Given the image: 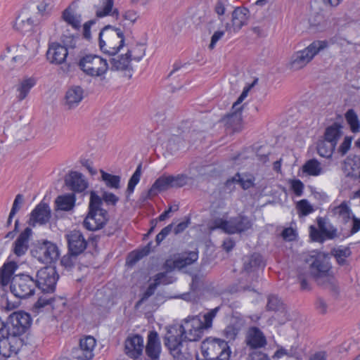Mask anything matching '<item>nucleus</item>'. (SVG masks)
<instances>
[{
    "instance_id": "nucleus-51",
    "label": "nucleus",
    "mask_w": 360,
    "mask_h": 360,
    "mask_svg": "<svg viewBox=\"0 0 360 360\" xmlns=\"http://www.w3.org/2000/svg\"><path fill=\"white\" fill-rule=\"evenodd\" d=\"M8 336L6 334L0 335V354L4 356H10L11 351Z\"/></svg>"
},
{
    "instance_id": "nucleus-36",
    "label": "nucleus",
    "mask_w": 360,
    "mask_h": 360,
    "mask_svg": "<svg viewBox=\"0 0 360 360\" xmlns=\"http://www.w3.org/2000/svg\"><path fill=\"white\" fill-rule=\"evenodd\" d=\"M63 19L75 30H79L81 27V15H75L70 6L65 8L62 15Z\"/></svg>"
},
{
    "instance_id": "nucleus-17",
    "label": "nucleus",
    "mask_w": 360,
    "mask_h": 360,
    "mask_svg": "<svg viewBox=\"0 0 360 360\" xmlns=\"http://www.w3.org/2000/svg\"><path fill=\"white\" fill-rule=\"evenodd\" d=\"M315 56V41L311 42L306 49L295 52L289 63V68L298 70L304 68Z\"/></svg>"
},
{
    "instance_id": "nucleus-9",
    "label": "nucleus",
    "mask_w": 360,
    "mask_h": 360,
    "mask_svg": "<svg viewBox=\"0 0 360 360\" xmlns=\"http://www.w3.org/2000/svg\"><path fill=\"white\" fill-rule=\"evenodd\" d=\"M37 285L33 276L28 274L15 275L10 285L11 292L18 298L26 299L32 296Z\"/></svg>"
},
{
    "instance_id": "nucleus-15",
    "label": "nucleus",
    "mask_w": 360,
    "mask_h": 360,
    "mask_svg": "<svg viewBox=\"0 0 360 360\" xmlns=\"http://www.w3.org/2000/svg\"><path fill=\"white\" fill-rule=\"evenodd\" d=\"M250 11L244 6H236L231 12V22H226L224 27L226 32L236 33L243 27L248 24Z\"/></svg>"
},
{
    "instance_id": "nucleus-57",
    "label": "nucleus",
    "mask_w": 360,
    "mask_h": 360,
    "mask_svg": "<svg viewBox=\"0 0 360 360\" xmlns=\"http://www.w3.org/2000/svg\"><path fill=\"white\" fill-rule=\"evenodd\" d=\"M78 39V37H75L73 35H63L62 42L63 45L62 46L67 47V51H68V49H75L76 47V41Z\"/></svg>"
},
{
    "instance_id": "nucleus-21",
    "label": "nucleus",
    "mask_w": 360,
    "mask_h": 360,
    "mask_svg": "<svg viewBox=\"0 0 360 360\" xmlns=\"http://www.w3.org/2000/svg\"><path fill=\"white\" fill-rule=\"evenodd\" d=\"M32 235V230L27 227L22 231L13 244L12 251L15 255L20 257L26 254L30 246V238Z\"/></svg>"
},
{
    "instance_id": "nucleus-26",
    "label": "nucleus",
    "mask_w": 360,
    "mask_h": 360,
    "mask_svg": "<svg viewBox=\"0 0 360 360\" xmlns=\"http://www.w3.org/2000/svg\"><path fill=\"white\" fill-rule=\"evenodd\" d=\"M246 343L250 347L257 349L264 347L266 345V340L259 328L252 327L248 333Z\"/></svg>"
},
{
    "instance_id": "nucleus-41",
    "label": "nucleus",
    "mask_w": 360,
    "mask_h": 360,
    "mask_svg": "<svg viewBox=\"0 0 360 360\" xmlns=\"http://www.w3.org/2000/svg\"><path fill=\"white\" fill-rule=\"evenodd\" d=\"M102 180L107 187L110 188L119 189L120 188V176L107 173L101 170Z\"/></svg>"
},
{
    "instance_id": "nucleus-50",
    "label": "nucleus",
    "mask_w": 360,
    "mask_h": 360,
    "mask_svg": "<svg viewBox=\"0 0 360 360\" xmlns=\"http://www.w3.org/2000/svg\"><path fill=\"white\" fill-rule=\"evenodd\" d=\"M343 128L344 126L342 117L338 115L337 117V120L334 122L331 125L327 127L326 128L324 133H335L343 134Z\"/></svg>"
},
{
    "instance_id": "nucleus-58",
    "label": "nucleus",
    "mask_w": 360,
    "mask_h": 360,
    "mask_svg": "<svg viewBox=\"0 0 360 360\" xmlns=\"http://www.w3.org/2000/svg\"><path fill=\"white\" fill-rule=\"evenodd\" d=\"M71 355L73 359L78 360H90L91 358L89 355H86V353L82 350L79 347H74L72 349Z\"/></svg>"
},
{
    "instance_id": "nucleus-19",
    "label": "nucleus",
    "mask_w": 360,
    "mask_h": 360,
    "mask_svg": "<svg viewBox=\"0 0 360 360\" xmlns=\"http://www.w3.org/2000/svg\"><path fill=\"white\" fill-rule=\"evenodd\" d=\"M255 177L250 173L237 172L233 176L226 181L224 186L229 191L235 189L236 184H238L243 190H248L255 186Z\"/></svg>"
},
{
    "instance_id": "nucleus-3",
    "label": "nucleus",
    "mask_w": 360,
    "mask_h": 360,
    "mask_svg": "<svg viewBox=\"0 0 360 360\" xmlns=\"http://www.w3.org/2000/svg\"><path fill=\"white\" fill-rule=\"evenodd\" d=\"M331 256L329 253L316 251V285L330 291L333 296L338 297L340 287L332 271Z\"/></svg>"
},
{
    "instance_id": "nucleus-59",
    "label": "nucleus",
    "mask_w": 360,
    "mask_h": 360,
    "mask_svg": "<svg viewBox=\"0 0 360 360\" xmlns=\"http://www.w3.org/2000/svg\"><path fill=\"white\" fill-rule=\"evenodd\" d=\"M302 172L307 174L315 176V158L310 159L302 166Z\"/></svg>"
},
{
    "instance_id": "nucleus-56",
    "label": "nucleus",
    "mask_w": 360,
    "mask_h": 360,
    "mask_svg": "<svg viewBox=\"0 0 360 360\" xmlns=\"http://www.w3.org/2000/svg\"><path fill=\"white\" fill-rule=\"evenodd\" d=\"M173 231V223L163 228L161 231L156 236L155 242L159 245L161 242Z\"/></svg>"
},
{
    "instance_id": "nucleus-44",
    "label": "nucleus",
    "mask_w": 360,
    "mask_h": 360,
    "mask_svg": "<svg viewBox=\"0 0 360 360\" xmlns=\"http://www.w3.org/2000/svg\"><path fill=\"white\" fill-rule=\"evenodd\" d=\"M43 295L40 296L37 301L34 303L33 309L37 312H39L45 306L51 304L55 300L54 297L48 295L47 292H43Z\"/></svg>"
},
{
    "instance_id": "nucleus-61",
    "label": "nucleus",
    "mask_w": 360,
    "mask_h": 360,
    "mask_svg": "<svg viewBox=\"0 0 360 360\" xmlns=\"http://www.w3.org/2000/svg\"><path fill=\"white\" fill-rule=\"evenodd\" d=\"M24 202V196L22 194H18L15 200L13 201L12 208L11 210V212L14 214H16L21 208L22 205Z\"/></svg>"
},
{
    "instance_id": "nucleus-7",
    "label": "nucleus",
    "mask_w": 360,
    "mask_h": 360,
    "mask_svg": "<svg viewBox=\"0 0 360 360\" xmlns=\"http://www.w3.org/2000/svg\"><path fill=\"white\" fill-rule=\"evenodd\" d=\"M201 350L207 360H229L231 354L228 342L219 338L206 339L202 342Z\"/></svg>"
},
{
    "instance_id": "nucleus-1",
    "label": "nucleus",
    "mask_w": 360,
    "mask_h": 360,
    "mask_svg": "<svg viewBox=\"0 0 360 360\" xmlns=\"http://www.w3.org/2000/svg\"><path fill=\"white\" fill-rule=\"evenodd\" d=\"M118 201L119 198L112 193L103 191L101 197L95 191H91L89 212L83 221L84 227L89 231L103 229L109 220L108 212L102 207L103 202L115 206Z\"/></svg>"
},
{
    "instance_id": "nucleus-8",
    "label": "nucleus",
    "mask_w": 360,
    "mask_h": 360,
    "mask_svg": "<svg viewBox=\"0 0 360 360\" xmlns=\"http://www.w3.org/2000/svg\"><path fill=\"white\" fill-rule=\"evenodd\" d=\"M77 65L81 70L91 77H101L109 68L105 59L92 53L81 56Z\"/></svg>"
},
{
    "instance_id": "nucleus-13",
    "label": "nucleus",
    "mask_w": 360,
    "mask_h": 360,
    "mask_svg": "<svg viewBox=\"0 0 360 360\" xmlns=\"http://www.w3.org/2000/svg\"><path fill=\"white\" fill-rule=\"evenodd\" d=\"M8 333L23 335L32 323L30 315L25 311H15L9 315L6 320Z\"/></svg>"
},
{
    "instance_id": "nucleus-55",
    "label": "nucleus",
    "mask_w": 360,
    "mask_h": 360,
    "mask_svg": "<svg viewBox=\"0 0 360 360\" xmlns=\"http://www.w3.org/2000/svg\"><path fill=\"white\" fill-rule=\"evenodd\" d=\"M329 254L330 256H333L334 257L347 258V257H349L351 256L352 251L349 247H346L343 249L333 248L331 250L330 253H329Z\"/></svg>"
},
{
    "instance_id": "nucleus-24",
    "label": "nucleus",
    "mask_w": 360,
    "mask_h": 360,
    "mask_svg": "<svg viewBox=\"0 0 360 360\" xmlns=\"http://www.w3.org/2000/svg\"><path fill=\"white\" fill-rule=\"evenodd\" d=\"M145 351L150 359H159L161 353V342L157 331H149Z\"/></svg>"
},
{
    "instance_id": "nucleus-48",
    "label": "nucleus",
    "mask_w": 360,
    "mask_h": 360,
    "mask_svg": "<svg viewBox=\"0 0 360 360\" xmlns=\"http://www.w3.org/2000/svg\"><path fill=\"white\" fill-rule=\"evenodd\" d=\"M229 6V0H217L215 4L214 11L217 14L218 19L221 22H224V15L225 14L226 10Z\"/></svg>"
},
{
    "instance_id": "nucleus-53",
    "label": "nucleus",
    "mask_w": 360,
    "mask_h": 360,
    "mask_svg": "<svg viewBox=\"0 0 360 360\" xmlns=\"http://www.w3.org/2000/svg\"><path fill=\"white\" fill-rule=\"evenodd\" d=\"M78 255H73L68 250V254L64 255L60 259V264L66 269H71L75 266L77 257Z\"/></svg>"
},
{
    "instance_id": "nucleus-12",
    "label": "nucleus",
    "mask_w": 360,
    "mask_h": 360,
    "mask_svg": "<svg viewBox=\"0 0 360 360\" xmlns=\"http://www.w3.org/2000/svg\"><path fill=\"white\" fill-rule=\"evenodd\" d=\"M58 278L59 275L56 269L51 266L40 269L34 276L37 288L42 292L47 293H52L55 291Z\"/></svg>"
},
{
    "instance_id": "nucleus-42",
    "label": "nucleus",
    "mask_w": 360,
    "mask_h": 360,
    "mask_svg": "<svg viewBox=\"0 0 360 360\" xmlns=\"http://www.w3.org/2000/svg\"><path fill=\"white\" fill-rule=\"evenodd\" d=\"M345 168L349 169L352 173L356 172L359 174L360 179V155H354L353 156H349L345 160ZM352 175H354L352 174Z\"/></svg>"
},
{
    "instance_id": "nucleus-62",
    "label": "nucleus",
    "mask_w": 360,
    "mask_h": 360,
    "mask_svg": "<svg viewBox=\"0 0 360 360\" xmlns=\"http://www.w3.org/2000/svg\"><path fill=\"white\" fill-rule=\"evenodd\" d=\"M331 164V158L326 160L323 163H321L316 160V176L320 175L324 172H326L330 169Z\"/></svg>"
},
{
    "instance_id": "nucleus-18",
    "label": "nucleus",
    "mask_w": 360,
    "mask_h": 360,
    "mask_svg": "<svg viewBox=\"0 0 360 360\" xmlns=\"http://www.w3.org/2000/svg\"><path fill=\"white\" fill-rule=\"evenodd\" d=\"M51 217V211L47 203L40 202L31 212L28 220L30 226L34 227L37 224L45 225Z\"/></svg>"
},
{
    "instance_id": "nucleus-34",
    "label": "nucleus",
    "mask_w": 360,
    "mask_h": 360,
    "mask_svg": "<svg viewBox=\"0 0 360 360\" xmlns=\"http://www.w3.org/2000/svg\"><path fill=\"white\" fill-rule=\"evenodd\" d=\"M113 5L114 0H103V8L96 11V17L103 18L107 15H110L117 20L120 17V12L117 8H112Z\"/></svg>"
},
{
    "instance_id": "nucleus-25",
    "label": "nucleus",
    "mask_w": 360,
    "mask_h": 360,
    "mask_svg": "<svg viewBox=\"0 0 360 360\" xmlns=\"http://www.w3.org/2000/svg\"><path fill=\"white\" fill-rule=\"evenodd\" d=\"M316 224V242L323 243L327 239L331 240L337 237V229L331 224L327 226L324 218H317Z\"/></svg>"
},
{
    "instance_id": "nucleus-20",
    "label": "nucleus",
    "mask_w": 360,
    "mask_h": 360,
    "mask_svg": "<svg viewBox=\"0 0 360 360\" xmlns=\"http://www.w3.org/2000/svg\"><path fill=\"white\" fill-rule=\"evenodd\" d=\"M65 184L75 193H82L88 187L84 176L78 172L72 171L65 177Z\"/></svg>"
},
{
    "instance_id": "nucleus-4",
    "label": "nucleus",
    "mask_w": 360,
    "mask_h": 360,
    "mask_svg": "<svg viewBox=\"0 0 360 360\" xmlns=\"http://www.w3.org/2000/svg\"><path fill=\"white\" fill-rule=\"evenodd\" d=\"M100 49L109 56L116 55L124 46V35L121 29L105 25L98 36Z\"/></svg>"
},
{
    "instance_id": "nucleus-47",
    "label": "nucleus",
    "mask_w": 360,
    "mask_h": 360,
    "mask_svg": "<svg viewBox=\"0 0 360 360\" xmlns=\"http://www.w3.org/2000/svg\"><path fill=\"white\" fill-rule=\"evenodd\" d=\"M283 304L281 299L274 295H271L268 297L266 304V309L268 311H279L283 309Z\"/></svg>"
},
{
    "instance_id": "nucleus-35",
    "label": "nucleus",
    "mask_w": 360,
    "mask_h": 360,
    "mask_svg": "<svg viewBox=\"0 0 360 360\" xmlns=\"http://www.w3.org/2000/svg\"><path fill=\"white\" fill-rule=\"evenodd\" d=\"M36 81L32 77L22 79L17 86L16 91L18 92L17 98L19 101L25 99L29 94L30 89L35 85Z\"/></svg>"
},
{
    "instance_id": "nucleus-16",
    "label": "nucleus",
    "mask_w": 360,
    "mask_h": 360,
    "mask_svg": "<svg viewBox=\"0 0 360 360\" xmlns=\"http://www.w3.org/2000/svg\"><path fill=\"white\" fill-rule=\"evenodd\" d=\"M65 237L68 243V250L72 255H79L86 249L88 242L80 231L75 229L70 231Z\"/></svg>"
},
{
    "instance_id": "nucleus-45",
    "label": "nucleus",
    "mask_w": 360,
    "mask_h": 360,
    "mask_svg": "<svg viewBox=\"0 0 360 360\" xmlns=\"http://www.w3.org/2000/svg\"><path fill=\"white\" fill-rule=\"evenodd\" d=\"M172 188H181L188 184L189 177L185 174H179L177 175H169Z\"/></svg>"
},
{
    "instance_id": "nucleus-6",
    "label": "nucleus",
    "mask_w": 360,
    "mask_h": 360,
    "mask_svg": "<svg viewBox=\"0 0 360 360\" xmlns=\"http://www.w3.org/2000/svg\"><path fill=\"white\" fill-rule=\"evenodd\" d=\"M30 254L42 264H52L58 260L60 252L57 245L48 240H39L30 245Z\"/></svg>"
},
{
    "instance_id": "nucleus-14",
    "label": "nucleus",
    "mask_w": 360,
    "mask_h": 360,
    "mask_svg": "<svg viewBox=\"0 0 360 360\" xmlns=\"http://www.w3.org/2000/svg\"><path fill=\"white\" fill-rule=\"evenodd\" d=\"M198 259L197 251L184 252L180 254L174 255V259H167L163 264V269L166 272H170L177 269L181 270L195 262Z\"/></svg>"
},
{
    "instance_id": "nucleus-40",
    "label": "nucleus",
    "mask_w": 360,
    "mask_h": 360,
    "mask_svg": "<svg viewBox=\"0 0 360 360\" xmlns=\"http://www.w3.org/2000/svg\"><path fill=\"white\" fill-rule=\"evenodd\" d=\"M166 277V272H160L155 276V282L150 283L147 288L146 290L143 292L142 296L143 299L148 300L152 296L157 288V287L161 283L167 284V282L162 281V279Z\"/></svg>"
},
{
    "instance_id": "nucleus-2",
    "label": "nucleus",
    "mask_w": 360,
    "mask_h": 360,
    "mask_svg": "<svg viewBox=\"0 0 360 360\" xmlns=\"http://www.w3.org/2000/svg\"><path fill=\"white\" fill-rule=\"evenodd\" d=\"M179 330V335L165 337V345L175 359H180L182 355L183 341H198L204 333L202 330V321L197 316L185 319Z\"/></svg>"
},
{
    "instance_id": "nucleus-27",
    "label": "nucleus",
    "mask_w": 360,
    "mask_h": 360,
    "mask_svg": "<svg viewBox=\"0 0 360 360\" xmlns=\"http://www.w3.org/2000/svg\"><path fill=\"white\" fill-rule=\"evenodd\" d=\"M262 266L263 259L260 254L255 252L243 257V271L248 274L255 273Z\"/></svg>"
},
{
    "instance_id": "nucleus-39",
    "label": "nucleus",
    "mask_w": 360,
    "mask_h": 360,
    "mask_svg": "<svg viewBox=\"0 0 360 360\" xmlns=\"http://www.w3.org/2000/svg\"><path fill=\"white\" fill-rule=\"evenodd\" d=\"M4 334L8 336L11 355L12 354H17L23 345V340L21 338L22 335L8 333L7 329Z\"/></svg>"
},
{
    "instance_id": "nucleus-10",
    "label": "nucleus",
    "mask_w": 360,
    "mask_h": 360,
    "mask_svg": "<svg viewBox=\"0 0 360 360\" xmlns=\"http://www.w3.org/2000/svg\"><path fill=\"white\" fill-rule=\"evenodd\" d=\"M352 139V136H346L340 146L336 148L335 145L323 137L316 143V152L326 160L330 159L333 154L338 157H343L350 149Z\"/></svg>"
},
{
    "instance_id": "nucleus-38",
    "label": "nucleus",
    "mask_w": 360,
    "mask_h": 360,
    "mask_svg": "<svg viewBox=\"0 0 360 360\" xmlns=\"http://www.w3.org/2000/svg\"><path fill=\"white\" fill-rule=\"evenodd\" d=\"M96 342V339L93 336L88 335L79 340L78 347L86 353V355H89L92 359Z\"/></svg>"
},
{
    "instance_id": "nucleus-60",
    "label": "nucleus",
    "mask_w": 360,
    "mask_h": 360,
    "mask_svg": "<svg viewBox=\"0 0 360 360\" xmlns=\"http://www.w3.org/2000/svg\"><path fill=\"white\" fill-rule=\"evenodd\" d=\"M281 236L286 241L295 240L297 236L296 231L290 227L285 228L281 232Z\"/></svg>"
},
{
    "instance_id": "nucleus-5",
    "label": "nucleus",
    "mask_w": 360,
    "mask_h": 360,
    "mask_svg": "<svg viewBox=\"0 0 360 360\" xmlns=\"http://www.w3.org/2000/svg\"><path fill=\"white\" fill-rule=\"evenodd\" d=\"M300 262L297 269V280L300 290L309 292L312 290L315 281V255L303 254Z\"/></svg>"
},
{
    "instance_id": "nucleus-49",
    "label": "nucleus",
    "mask_w": 360,
    "mask_h": 360,
    "mask_svg": "<svg viewBox=\"0 0 360 360\" xmlns=\"http://www.w3.org/2000/svg\"><path fill=\"white\" fill-rule=\"evenodd\" d=\"M288 183L290 186V191L295 194V195L300 197L303 195L304 185L300 179H289Z\"/></svg>"
},
{
    "instance_id": "nucleus-11",
    "label": "nucleus",
    "mask_w": 360,
    "mask_h": 360,
    "mask_svg": "<svg viewBox=\"0 0 360 360\" xmlns=\"http://www.w3.org/2000/svg\"><path fill=\"white\" fill-rule=\"evenodd\" d=\"M217 227L229 234L240 233L252 228V222L248 217L239 214L229 220L217 219L214 221Z\"/></svg>"
},
{
    "instance_id": "nucleus-54",
    "label": "nucleus",
    "mask_w": 360,
    "mask_h": 360,
    "mask_svg": "<svg viewBox=\"0 0 360 360\" xmlns=\"http://www.w3.org/2000/svg\"><path fill=\"white\" fill-rule=\"evenodd\" d=\"M238 331L239 329L235 325L230 324L224 328L223 334L226 339L229 342L235 340Z\"/></svg>"
},
{
    "instance_id": "nucleus-52",
    "label": "nucleus",
    "mask_w": 360,
    "mask_h": 360,
    "mask_svg": "<svg viewBox=\"0 0 360 360\" xmlns=\"http://www.w3.org/2000/svg\"><path fill=\"white\" fill-rule=\"evenodd\" d=\"M334 212L342 216L346 221L351 218V210L345 202H342L339 206L335 207Z\"/></svg>"
},
{
    "instance_id": "nucleus-43",
    "label": "nucleus",
    "mask_w": 360,
    "mask_h": 360,
    "mask_svg": "<svg viewBox=\"0 0 360 360\" xmlns=\"http://www.w3.org/2000/svg\"><path fill=\"white\" fill-rule=\"evenodd\" d=\"M296 209L299 217H305L312 213L314 210V207L307 199H302L296 203Z\"/></svg>"
},
{
    "instance_id": "nucleus-31",
    "label": "nucleus",
    "mask_w": 360,
    "mask_h": 360,
    "mask_svg": "<svg viewBox=\"0 0 360 360\" xmlns=\"http://www.w3.org/2000/svg\"><path fill=\"white\" fill-rule=\"evenodd\" d=\"M220 122L226 129H231L233 132L238 131L241 129L242 116L238 112H233L224 116Z\"/></svg>"
},
{
    "instance_id": "nucleus-22",
    "label": "nucleus",
    "mask_w": 360,
    "mask_h": 360,
    "mask_svg": "<svg viewBox=\"0 0 360 360\" xmlns=\"http://www.w3.org/2000/svg\"><path fill=\"white\" fill-rule=\"evenodd\" d=\"M68 55L67 47L63 46L58 42L49 43L46 58L51 63L62 64L65 61Z\"/></svg>"
},
{
    "instance_id": "nucleus-33",
    "label": "nucleus",
    "mask_w": 360,
    "mask_h": 360,
    "mask_svg": "<svg viewBox=\"0 0 360 360\" xmlns=\"http://www.w3.org/2000/svg\"><path fill=\"white\" fill-rule=\"evenodd\" d=\"M75 200L76 198L74 193L59 195L55 200L56 209L63 211H70L75 207Z\"/></svg>"
},
{
    "instance_id": "nucleus-28",
    "label": "nucleus",
    "mask_w": 360,
    "mask_h": 360,
    "mask_svg": "<svg viewBox=\"0 0 360 360\" xmlns=\"http://www.w3.org/2000/svg\"><path fill=\"white\" fill-rule=\"evenodd\" d=\"M39 20H34L32 18L23 20L18 17L16 19L15 27L23 34L31 35L32 33L39 31Z\"/></svg>"
},
{
    "instance_id": "nucleus-23",
    "label": "nucleus",
    "mask_w": 360,
    "mask_h": 360,
    "mask_svg": "<svg viewBox=\"0 0 360 360\" xmlns=\"http://www.w3.org/2000/svg\"><path fill=\"white\" fill-rule=\"evenodd\" d=\"M143 347V338L141 335H134L125 340V353L130 358L136 359L141 356Z\"/></svg>"
},
{
    "instance_id": "nucleus-64",
    "label": "nucleus",
    "mask_w": 360,
    "mask_h": 360,
    "mask_svg": "<svg viewBox=\"0 0 360 360\" xmlns=\"http://www.w3.org/2000/svg\"><path fill=\"white\" fill-rule=\"evenodd\" d=\"M96 20L93 19L87 21L83 25V37L85 39L89 40L91 38V27L96 24Z\"/></svg>"
},
{
    "instance_id": "nucleus-30",
    "label": "nucleus",
    "mask_w": 360,
    "mask_h": 360,
    "mask_svg": "<svg viewBox=\"0 0 360 360\" xmlns=\"http://www.w3.org/2000/svg\"><path fill=\"white\" fill-rule=\"evenodd\" d=\"M172 188L169 175H162L158 178L153 184L150 188L148 191L147 198H152L157 195L159 193L167 191Z\"/></svg>"
},
{
    "instance_id": "nucleus-37",
    "label": "nucleus",
    "mask_w": 360,
    "mask_h": 360,
    "mask_svg": "<svg viewBox=\"0 0 360 360\" xmlns=\"http://www.w3.org/2000/svg\"><path fill=\"white\" fill-rule=\"evenodd\" d=\"M345 117L352 132L356 134L360 131V122L354 109H349L345 112Z\"/></svg>"
},
{
    "instance_id": "nucleus-29",
    "label": "nucleus",
    "mask_w": 360,
    "mask_h": 360,
    "mask_svg": "<svg viewBox=\"0 0 360 360\" xmlns=\"http://www.w3.org/2000/svg\"><path fill=\"white\" fill-rule=\"evenodd\" d=\"M84 97V90L79 86H72L66 91L65 100L68 109L77 107Z\"/></svg>"
},
{
    "instance_id": "nucleus-32",
    "label": "nucleus",
    "mask_w": 360,
    "mask_h": 360,
    "mask_svg": "<svg viewBox=\"0 0 360 360\" xmlns=\"http://www.w3.org/2000/svg\"><path fill=\"white\" fill-rule=\"evenodd\" d=\"M131 60V51H128L125 54L119 56L117 58H112L110 60L111 70H127L130 67Z\"/></svg>"
},
{
    "instance_id": "nucleus-46",
    "label": "nucleus",
    "mask_w": 360,
    "mask_h": 360,
    "mask_svg": "<svg viewBox=\"0 0 360 360\" xmlns=\"http://www.w3.org/2000/svg\"><path fill=\"white\" fill-rule=\"evenodd\" d=\"M219 307H217L211 309L203 316V321H202V330L204 331L206 329H209L212 326V321L216 316L217 312L219 311Z\"/></svg>"
},
{
    "instance_id": "nucleus-63",
    "label": "nucleus",
    "mask_w": 360,
    "mask_h": 360,
    "mask_svg": "<svg viewBox=\"0 0 360 360\" xmlns=\"http://www.w3.org/2000/svg\"><path fill=\"white\" fill-rule=\"evenodd\" d=\"M151 245L152 242H149L142 249L133 251V252L136 255L138 259L141 260L142 258L150 254V252H151Z\"/></svg>"
}]
</instances>
